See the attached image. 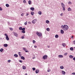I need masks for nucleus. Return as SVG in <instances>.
I'll use <instances>...</instances> for the list:
<instances>
[{"label": "nucleus", "mask_w": 75, "mask_h": 75, "mask_svg": "<svg viewBox=\"0 0 75 75\" xmlns=\"http://www.w3.org/2000/svg\"><path fill=\"white\" fill-rule=\"evenodd\" d=\"M61 28H63V30L67 31L69 28V27L68 25H62L61 26Z\"/></svg>", "instance_id": "obj_1"}, {"label": "nucleus", "mask_w": 75, "mask_h": 75, "mask_svg": "<svg viewBox=\"0 0 75 75\" xmlns=\"http://www.w3.org/2000/svg\"><path fill=\"white\" fill-rule=\"evenodd\" d=\"M61 5L62 7L63 8V11H65V4L63 3H61Z\"/></svg>", "instance_id": "obj_2"}, {"label": "nucleus", "mask_w": 75, "mask_h": 75, "mask_svg": "<svg viewBox=\"0 0 75 75\" xmlns=\"http://www.w3.org/2000/svg\"><path fill=\"white\" fill-rule=\"evenodd\" d=\"M4 35L6 36V40H9V38H8V35L6 33H5L4 34Z\"/></svg>", "instance_id": "obj_3"}, {"label": "nucleus", "mask_w": 75, "mask_h": 75, "mask_svg": "<svg viewBox=\"0 0 75 75\" xmlns=\"http://www.w3.org/2000/svg\"><path fill=\"white\" fill-rule=\"evenodd\" d=\"M36 34L39 37H41L42 36V33H41L37 32Z\"/></svg>", "instance_id": "obj_4"}, {"label": "nucleus", "mask_w": 75, "mask_h": 75, "mask_svg": "<svg viewBox=\"0 0 75 75\" xmlns=\"http://www.w3.org/2000/svg\"><path fill=\"white\" fill-rule=\"evenodd\" d=\"M13 34L15 37H18V34H17V33L14 32L13 33Z\"/></svg>", "instance_id": "obj_5"}, {"label": "nucleus", "mask_w": 75, "mask_h": 75, "mask_svg": "<svg viewBox=\"0 0 75 75\" xmlns=\"http://www.w3.org/2000/svg\"><path fill=\"white\" fill-rule=\"evenodd\" d=\"M37 20L36 19H34L32 21V23H33V24H35V23L36 22H37Z\"/></svg>", "instance_id": "obj_6"}, {"label": "nucleus", "mask_w": 75, "mask_h": 75, "mask_svg": "<svg viewBox=\"0 0 75 75\" xmlns=\"http://www.w3.org/2000/svg\"><path fill=\"white\" fill-rule=\"evenodd\" d=\"M47 58V55H45L43 57V59H45Z\"/></svg>", "instance_id": "obj_7"}, {"label": "nucleus", "mask_w": 75, "mask_h": 75, "mask_svg": "<svg viewBox=\"0 0 75 75\" xmlns=\"http://www.w3.org/2000/svg\"><path fill=\"white\" fill-rule=\"evenodd\" d=\"M62 74H63V75H65V73H66V72H65L63 70H62Z\"/></svg>", "instance_id": "obj_8"}, {"label": "nucleus", "mask_w": 75, "mask_h": 75, "mask_svg": "<svg viewBox=\"0 0 75 75\" xmlns=\"http://www.w3.org/2000/svg\"><path fill=\"white\" fill-rule=\"evenodd\" d=\"M30 10H31L32 11H34V7H31L30 8Z\"/></svg>", "instance_id": "obj_9"}, {"label": "nucleus", "mask_w": 75, "mask_h": 75, "mask_svg": "<svg viewBox=\"0 0 75 75\" xmlns=\"http://www.w3.org/2000/svg\"><path fill=\"white\" fill-rule=\"evenodd\" d=\"M60 32L61 34H64V30H61Z\"/></svg>", "instance_id": "obj_10"}, {"label": "nucleus", "mask_w": 75, "mask_h": 75, "mask_svg": "<svg viewBox=\"0 0 75 75\" xmlns=\"http://www.w3.org/2000/svg\"><path fill=\"white\" fill-rule=\"evenodd\" d=\"M23 50H24V51H25V52H28V51L26 50V49H25V48H23Z\"/></svg>", "instance_id": "obj_11"}, {"label": "nucleus", "mask_w": 75, "mask_h": 75, "mask_svg": "<svg viewBox=\"0 0 75 75\" xmlns=\"http://www.w3.org/2000/svg\"><path fill=\"white\" fill-rule=\"evenodd\" d=\"M4 46L5 47H7L8 46V45H7V44H4Z\"/></svg>", "instance_id": "obj_12"}, {"label": "nucleus", "mask_w": 75, "mask_h": 75, "mask_svg": "<svg viewBox=\"0 0 75 75\" xmlns=\"http://www.w3.org/2000/svg\"><path fill=\"white\" fill-rule=\"evenodd\" d=\"M59 58H63V56L61 55H58Z\"/></svg>", "instance_id": "obj_13"}, {"label": "nucleus", "mask_w": 75, "mask_h": 75, "mask_svg": "<svg viewBox=\"0 0 75 75\" xmlns=\"http://www.w3.org/2000/svg\"><path fill=\"white\" fill-rule=\"evenodd\" d=\"M39 72V70L38 69H36L35 71V73L36 74H38V72Z\"/></svg>", "instance_id": "obj_14"}, {"label": "nucleus", "mask_w": 75, "mask_h": 75, "mask_svg": "<svg viewBox=\"0 0 75 75\" xmlns=\"http://www.w3.org/2000/svg\"><path fill=\"white\" fill-rule=\"evenodd\" d=\"M21 59H23V60H24V59H25V58L23 56H21Z\"/></svg>", "instance_id": "obj_15"}, {"label": "nucleus", "mask_w": 75, "mask_h": 75, "mask_svg": "<svg viewBox=\"0 0 75 75\" xmlns=\"http://www.w3.org/2000/svg\"><path fill=\"white\" fill-rule=\"evenodd\" d=\"M55 38H58V37H59V36H58V35H55Z\"/></svg>", "instance_id": "obj_16"}, {"label": "nucleus", "mask_w": 75, "mask_h": 75, "mask_svg": "<svg viewBox=\"0 0 75 75\" xmlns=\"http://www.w3.org/2000/svg\"><path fill=\"white\" fill-rule=\"evenodd\" d=\"M38 14L40 15H41V14H42V12H41V11H39L38 12Z\"/></svg>", "instance_id": "obj_17"}, {"label": "nucleus", "mask_w": 75, "mask_h": 75, "mask_svg": "<svg viewBox=\"0 0 75 75\" xmlns=\"http://www.w3.org/2000/svg\"><path fill=\"white\" fill-rule=\"evenodd\" d=\"M19 54V55L20 57H21V52H19L18 53Z\"/></svg>", "instance_id": "obj_18"}, {"label": "nucleus", "mask_w": 75, "mask_h": 75, "mask_svg": "<svg viewBox=\"0 0 75 75\" xmlns=\"http://www.w3.org/2000/svg\"><path fill=\"white\" fill-rule=\"evenodd\" d=\"M14 56L15 57H16V58H17V57H18V55L16 54H14Z\"/></svg>", "instance_id": "obj_19"}, {"label": "nucleus", "mask_w": 75, "mask_h": 75, "mask_svg": "<svg viewBox=\"0 0 75 75\" xmlns=\"http://www.w3.org/2000/svg\"><path fill=\"white\" fill-rule=\"evenodd\" d=\"M62 45L63 46V47H65L66 46V45H65V43H63L62 44Z\"/></svg>", "instance_id": "obj_20"}, {"label": "nucleus", "mask_w": 75, "mask_h": 75, "mask_svg": "<svg viewBox=\"0 0 75 75\" xmlns=\"http://www.w3.org/2000/svg\"><path fill=\"white\" fill-rule=\"evenodd\" d=\"M70 50L71 51H73L74 50V48L72 47H71L70 48Z\"/></svg>", "instance_id": "obj_21"}, {"label": "nucleus", "mask_w": 75, "mask_h": 75, "mask_svg": "<svg viewBox=\"0 0 75 75\" xmlns=\"http://www.w3.org/2000/svg\"><path fill=\"white\" fill-rule=\"evenodd\" d=\"M31 15H32V16H33L34 15V12L32 11L31 12Z\"/></svg>", "instance_id": "obj_22"}, {"label": "nucleus", "mask_w": 75, "mask_h": 75, "mask_svg": "<svg viewBox=\"0 0 75 75\" xmlns=\"http://www.w3.org/2000/svg\"><path fill=\"white\" fill-rule=\"evenodd\" d=\"M60 68L61 69H64V67H63L62 66H61L60 67Z\"/></svg>", "instance_id": "obj_23"}, {"label": "nucleus", "mask_w": 75, "mask_h": 75, "mask_svg": "<svg viewBox=\"0 0 75 75\" xmlns=\"http://www.w3.org/2000/svg\"><path fill=\"white\" fill-rule=\"evenodd\" d=\"M68 11H71V8H70V7H69L68 8Z\"/></svg>", "instance_id": "obj_24"}, {"label": "nucleus", "mask_w": 75, "mask_h": 75, "mask_svg": "<svg viewBox=\"0 0 75 75\" xmlns=\"http://www.w3.org/2000/svg\"><path fill=\"white\" fill-rule=\"evenodd\" d=\"M23 69H25L26 68V67H25V66H23Z\"/></svg>", "instance_id": "obj_25"}, {"label": "nucleus", "mask_w": 75, "mask_h": 75, "mask_svg": "<svg viewBox=\"0 0 75 75\" xmlns=\"http://www.w3.org/2000/svg\"><path fill=\"white\" fill-rule=\"evenodd\" d=\"M69 57L70 58H73V56L72 55H70L69 56Z\"/></svg>", "instance_id": "obj_26"}, {"label": "nucleus", "mask_w": 75, "mask_h": 75, "mask_svg": "<svg viewBox=\"0 0 75 75\" xmlns=\"http://www.w3.org/2000/svg\"><path fill=\"white\" fill-rule=\"evenodd\" d=\"M46 23L47 24H48L49 23H50V21H48V20H47L46 21Z\"/></svg>", "instance_id": "obj_27"}, {"label": "nucleus", "mask_w": 75, "mask_h": 75, "mask_svg": "<svg viewBox=\"0 0 75 75\" xmlns=\"http://www.w3.org/2000/svg\"><path fill=\"white\" fill-rule=\"evenodd\" d=\"M28 3L29 4H31V1L30 0H29L28 1Z\"/></svg>", "instance_id": "obj_28"}, {"label": "nucleus", "mask_w": 75, "mask_h": 75, "mask_svg": "<svg viewBox=\"0 0 75 75\" xmlns=\"http://www.w3.org/2000/svg\"><path fill=\"white\" fill-rule=\"evenodd\" d=\"M25 28H23L22 29V31H25Z\"/></svg>", "instance_id": "obj_29"}, {"label": "nucleus", "mask_w": 75, "mask_h": 75, "mask_svg": "<svg viewBox=\"0 0 75 75\" xmlns=\"http://www.w3.org/2000/svg\"><path fill=\"white\" fill-rule=\"evenodd\" d=\"M6 6L7 7H9V4H6Z\"/></svg>", "instance_id": "obj_30"}, {"label": "nucleus", "mask_w": 75, "mask_h": 75, "mask_svg": "<svg viewBox=\"0 0 75 75\" xmlns=\"http://www.w3.org/2000/svg\"><path fill=\"white\" fill-rule=\"evenodd\" d=\"M22 27H20L19 28V30H22Z\"/></svg>", "instance_id": "obj_31"}, {"label": "nucleus", "mask_w": 75, "mask_h": 75, "mask_svg": "<svg viewBox=\"0 0 75 75\" xmlns=\"http://www.w3.org/2000/svg\"><path fill=\"white\" fill-rule=\"evenodd\" d=\"M3 48H1V49L0 50V52H3Z\"/></svg>", "instance_id": "obj_32"}, {"label": "nucleus", "mask_w": 75, "mask_h": 75, "mask_svg": "<svg viewBox=\"0 0 75 75\" xmlns=\"http://www.w3.org/2000/svg\"><path fill=\"white\" fill-rule=\"evenodd\" d=\"M46 30L47 31H50V29H49V28H47L46 29Z\"/></svg>", "instance_id": "obj_33"}, {"label": "nucleus", "mask_w": 75, "mask_h": 75, "mask_svg": "<svg viewBox=\"0 0 75 75\" xmlns=\"http://www.w3.org/2000/svg\"><path fill=\"white\" fill-rule=\"evenodd\" d=\"M21 33H25V30H22L21 31Z\"/></svg>", "instance_id": "obj_34"}, {"label": "nucleus", "mask_w": 75, "mask_h": 75, "mask_svg": "<svg viewBox=\"0 0 75 75\" xmlns=\"http://www.w3.org/2000/svg\"><path fill=\"white\" fill-rule=\"evenodd\" d=\"M68 3L69 4H72V3L70 1Z\"/></svg>", "instance_id": "obj_35"}, {"label": "nucleus", "mask_w": 75, "mask_h": 75, "mask_svg": "<svg viewBox=\"0 0 75 75\" xmlns=\"http://www.w3.org/2000/svg\"><path fill=\"white\" fill-rule=\"evenodd\" d=\"M11 60H9L8 61V63H10V62H11Z\"/></svg>", "instance_id": "obj_36"}, {"label": "nucleus", "mask_w": 75, "mask_h": 75, "mask_svg": "<svg viewBox=\"0 0 75 75\" xmlns=\"http://www.w3.org/2000/svg\"><path fill=\"white\" fill-rule=\"evenodd\" d=\"M47 71L48 72H51V69H49L47 70Z\"/></svg>", "instance_id": "obj_37"}, {"label": "nucleus", "mask_w": 75, "mask_h": 75, "mask_svg": "<svg viewBox=\"0 0 75 75\" xmlns=\"http://www.w3.org/2000/svg\"><path fill=\"white\" fill-rule=\"evenodd\" d=\"M23 2L24 3H26V1H25V0H24L23 1Z\"/></svg>", "instance_id": "obj_38"}, {"label": "nucleus", "mask_w": 75, "mask_h": 75, "mask_svg": "<svg viewBox=\"0 0 75 75\" xmlns=\"http://www.w3.org/2000/svg\"><path fill=\"white\" fill-rule=\"evenodd\" d=\"M2 10H3V9L1 7H0V11H2Z\"/></svg>", "instance_id": "obj_39"}, {"label": "nucleus", "mask_w": 75, "mask_h": 75, "mask_svg": "<svg viewBox=\"0 0 75 75\" xmlns=\"http://www.w3.org/2000/svg\"><path fill=\"white\" fill-rule=\"evenodd\" d=\"M32 69H33V71H35V68H34V67L33 68H32Z\"/></svg>", "instance_id": "obj_40"}, {"label": "nucleus", "mask_w": 75, "mask_h": 75, "mask_svg": "<svg viewBox=\"0 0 75 75\" xmlns=\"http://www.w3.org/2000/svg\"><path fill=\"white\" fill-rule=\"evenodd\" d=\"M25 25H27V22H26L24 23Z\"/></svg>", "instance_id": "obj_41"}, {"label": "nucleus", "mask_w": 75, "mask_h": 75, "mask_svg": "<svg viewBox=\"0 0 75 75\" xmlns=\"http://www.w3.org/2000/svg\"><path fill=\"white\" fill-rule=\"evenodd\" d=\"M33 44L35 43V41L34 40H33Z\"/></svg>", "instance_id": "obj_42"}, {"label": "nucleus", "mask_w": 75, "mask_h": 75, "mask_svg": "<svg viewBox=\"0 0 75 75\" xmlns=\"http://www.w3.org/2000/svg\"><path fill=\"white\" fill-rule=\"evenodd\" d=\"M19 62H21V63H22V62H23V61H21V60H19Z\"/></svg>", "instance_id": "obj_43"}, {"label": "nucleus", "mask_w": 75, "mask_h": 75, "mask_svg": "<svg viewBox=\"0 0 75 75\" xmlns=\"http://www.w3.org/2000/svg\"><path fill=\"white\" fill-rule=\"evenodd\" d=\"M21 38L22 39H24V37L23 36H22L21 37Z\"/></svg>", "instance_id": "obj_44"}, {"label": "nucleus", "mask_w": 75, "mask_h": 75, "mask_svg": "<svg viewBox=\"0 0 75 75\" xmlns=\"http://www.w3.org/2000/svg\"><path fill=\"white\" fill-rule=\"evenodd\" d=\"M9 29H10V30H11L12 31V30H13V28H10Z\"/></svg>", "instance_id": "obj_45"}, {"label": "nucleus", "mask_w": 75, "mask_h": 75, "mask_svg": "<svg viewBox=\"0 0 75 75\" xmlns=\"http://www.w3.org/2000/svg\"><path fill=\"white\" fill-rule=\"evenodd\" d=\"M67 54H68V53H64V55H67Z\"/></svg>", "instance_id": "obj_46"}, {"label": "nucleus", "mask_w": 75, "mask_h": 75, "mask_svg": "<svg viewBox=\"0 0 75 75\" xmlns=\"http://www.w3.org/2000/svg\"><path fill=\"white\" fill-rule=\"evenodd\" d=\"M72 74L73 75H75V73H72Z\"/></svg>", "instance_id": "obj_47"}, {"label": "nucleus", "mask_w": 75, "mask_h": 75, "mask_svg": "<svg viewBox=\"0 0 75 75\" xmlns=\"http://www.w3.org/2000/svg\"><path fill=\"white\" fill-rule=\"evenodd\" d=\"M73 60L74 61H75V57H74L73 58Z\"/></svg>", "instance_id": "obj_48"}, {"label": "nucleus", "mask_w": 75, "mask_h": 75, "mask_svg": "<svg viewBox=\"0 0 75 75\" xmlns=\"http://www.w3.org/2000/svg\"><path fill=\"white\" fill-rule=\"evenodd\" d=\"M28 15H29V14H28V13H26V16Z\"/></svg>", "instance_id": "obj_49"}, {"label": "nucleus", "mask_w": 75, "mask_h": 75, "mask_svg": "<svg viewBox=\"0 0 75 75\" xmlns=\"http://www.w3.org/2000/svg\"><path fill=\"white\" fill-rule=\"evenodd\" d=\"M73 42L74 44H75V41H73Z\"/></svg>", "instance_id": "obj_50"}, {"label": "nucleus", "mask_w": 75, "mask_h": 75, "mask_svg": "<svg viewBox=\"0 0 75 75\" xmlns=\"http://www.w3.org/2000/svg\"><path fill=\"white\" fill-rule=\"evenodd\" d=\"M71 38H74V36L73 35L72 36V37H71Z\"/></svg>", "instance_id": "obj_51"}, {"label": "nucleus", "mask_w": 75, "mask_h": 75, "mask_svg": "<svg viewBox=\"0 0 75 75\" xmlns=\"http://www.w3.org/2000/svg\"><path fill=\"white\" fill-rule=\"evenodd\" d=\"M23 13H22L21 14V16H23Z\"/></svg>", "instance_id": "obj_52"}, {"label": "nucleus", "mask_w": 75, "mask_h": 75, "mask_svg": "<svg viewBox=\"0 0 75 75\" xmlns=\"http://www.w3.org/2000/svg\"><path fill=\"white\" fill-rule=\"evenodd\" d=\"M33 59H35V57H33Z\"/></svg>", "instance_id": "obj_53"}, {"label": "nucleus", "mask_w": 75, "mask_h": 75, "mask_svg": "<svg viewBox=\"0 0 75 75\" xmlns=\"http://www.w3.org/2000/svg\"><path fill=\"white\" fill-rule=\"evenodd\" d=\"M34 47L35 48H37V46H34Z\"/></svg>", "instance_id": "obj_54"}, {"label": "nucleus", "mask_w": 75, "mask_h": 75, "mask_svg": "<svg viewBox=\"0 0 75 75\" xmlns=\"http://www.w3.org/2000/svg\"><path fill=\"white\" fill-rule=\"evenodd\" d=\"M47 47H48V48H50V46H48V45H47Z\"/></svg>", "instance_id": "obj_55"}, {"label": "nucleus", "mask_w": 75, "mask_h": 75, "mask_svg": "<svg viewBox=\"0 0 75 75\" xmlns=\"http://www.w3.org/2000/svg\"><path fill=\"white\" fill-rule=\"evenodd\" d=\"M28 23L30 24H31V22H29Z\"/></svg>", "instance_id": "obj_56"}, {"label": "nucleus", "mask_w": 75, "mask_h": 75, "mask_svg": "<svg viewBox=\"0 0 75 75\" xmlns=\"http://www.w3.org/2000/svg\"><path fill=\"white\" fill-rule=\"evenodd\" d=\"M60 16H62V13H61L60 14Z\"/></svg>", "instance_id": "obj_57"}, {"label": "nucleus", "mask_w": 75, "mask_h": 75, "mask_svg": "<svg viewBox=\"0 0 75 75\" xmlns=\"http://www.w3.org/2000/svg\"><path fill=\"white\" fill-rule=\"evenodd\" d=\"M8 24H10V22H8Z\"/></svg>", "instance_id": "obj_58"}, {"label": "nucleus", "mask_w": 75, "mask_h": 75, "mask_svg": "<svg viewBox=\"0 0 75 75\" xmlns=\"http://www.w3.org/2000/svg\"><path fill=\"white\" fill-rule=\"evenodd\" d=\"M25 75H27V74H25Z\"/></svg>", "instance_id": "obj_59"}]
</instances>
